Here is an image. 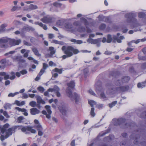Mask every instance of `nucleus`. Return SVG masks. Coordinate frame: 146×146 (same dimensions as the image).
I'll return each instance as SVG.
<instances>
[{
  "mask_svg": "<svg viewBox=\"0 0 146 146\" xmlns=\"http://www.w3.org/2000/svg\"><path fill=\"white\" fill-rule=\"evenodd\" d=\"M130 77L128 76H124L121 78V82L120 80H117L115 82V85L117 87H112L110 90V92L111 94L115 93H119L121 92H126L129 89V87L128 86H121L122 83L127 82L129 80Z\"/></svg>",
  "mask_w": 146,
  "mask_h": 146,
  "instance_id": "f257e3e1",
  "label": "nucleus"
},
{
  "mask_svg": "<svg viewBox=\"0 0 146 146\" xmlns=\"http://www.w3.org/2000/svg\"><path fill=\"white\" fill-rule=\"evenodd\" d=\"M17 128H18L19 129H21L23 132L26 133H28V131H30L33 133H35L36 132V130L33 129L32 127H31L27 126L23 127L22 126H15L9 128L5 132H6L5 138H8L13 133H15V130Z\"/></svg>",
  "mask_w": 146,
  "mask_h": 146,
  "instance_id": "f03ea898",
  "label": "nucleus"
},
{
  "mask_svg": "<svg viewBox=\"0 0 146 146\" xmlns=\"http://www.w3.org/2000/svg\"><path fill=\"white\" fill-rule=\"evenodd\" d=\"M61 49L65 54L62 56L63 59L70 57L72 56L74 54H76L79 52V51L78 49L74 48L73 47L71 46H68L66 47L65 46H63Z\"/></svg>",
  "mask_w": 146,
  "mask_h": 146,
  "instance_id": "7ed1b4c3",
  "label": "nucleus"
},
{
  "mask_svg": "<svg viewBox=\"0 0 146 146\" xmlns=\"http://www.w3.org/2000/svg\"><path fill=\"white\" fill-rule=\"evenodd\" d=\"M68 89V88L66 90L67 96L72 101H74L76 104H78L81 101L80 95L76 92L72 94Z\"/></svg>",
  "mask_w": 146,
  "mask_h": 146,
  "instance_id": "20e7f679",
  "label": "nucleus"
},
{
  "mask_svg": "<svg viewBox=\"0 0 146 146\" xmlns=\"http://www.w3.org/2000/svg\"><path fill=\"white\" fill-rule=\"evenodd\" d=\"M95 90L98 93L101 92L100 96V98L103 100H105L107 99V98L106 96L104 93L102 91L104 90L102 86L101 83L100 81H98L95 84Z\"/></svg>",
  "mask_w": 146,
  "mask_h": 146,
  "instance_id": "39448f33",
  "label": "nucleus"
},
{
  "mask_svg": "<svg viewBox=\"0 0 146 146\" xmlns=\"http://www.w3.org/2000/svg\"><path fill=\"white\" fill-rule=\"evenodd\" d=\"M125 119L123 118L116 119H113V121L115 125H120L121 128H125L128 127L127 123H125Z\"/></svg>",
  "mask_w": 146,
  "mask_h": 146,
  "instance_id": "423d86ee",
  "label": "nucleus"
},
{
  "mask_svg": "<svg viewBox=\"0 0 146 146\" xmlns=\"http://www.w3.org/2000/svg\"><path fill=\"white\" fill-rule=\"evenodd\" d=\"M136 15V14L133 11L125 14V17L126 19L127 22L131 23L133 21H136V19L134 18Z\"/></svg>",
  "mask_w": 146,
  "mask_h": 146,
  "instance_id": "0eeeda50",
  "label": "nucleus"
},
{
  "mask_svg": "<svg viewBox=\"0 0 146 146\" xmlns=\"http://www.w3.org/2000/svg\"><path fill=\"white\" fill-rule=\"evenodd\" d=\"M11 58L14 62H18V64L20 67H23L22 64L25 62V60L23 58L22 56H13Z\"/></svg>",
  "mask_w": 146,
  "mask_h": 146,
  "instance_id": "6e6552de",
  "label": "nucleus"
},
{
  "mask_svg": "<svg viewBox=\"0 0 146 146\" xmlns=\"http://www.w3.org/2000/svg\"><path fill=\"white\" fill-rule=\"evenodd\" d=\"M53 17L52 16L48 15L44 16L43 18L40 19V21L44 23H48L51 22Z\"/></svg>",
  "mask_w": 146,
  "mask_h": 146,
  "instance_id": "1a4fd4ad",
  "label": "nucleus"
},
{
  "mask_svg": "<svg viewBox=\"0 0 146 146\" xmlns=\"http://www.w3.org/2000/svg\"><path fill=\"white\" fill-rule=\"evenodd\" d=\"M9 39L3 38L0 39V47L2 48H6L7 45L6 43L8 42Z\"/></svg>",
  "mask_w": 146,
  "mask_h": 146,
  "instance_id": "9d476101",
  "label": "nucleus"
},
{
  "mask_svg": "<svg viewBox=\"0 0 146 146\" xmlns=\"http://www.w3.org/2000/svg\"><path fill=\"white\" fill-rule=\"evenodd\" d=\"M21 39L16 40L15 39H11L9 40V44L12 46L19 45L21 42Z\"/></svg>",
  "mask_w": 146,
  "mask_h": 146,
  "instance_id": "9b49d317",
  "label": "nucleus"
},
{
  "mask_svg": "<svg viewBox=\"0 0 146 146\" xmlns=\"http://www.w3.org/2000/svg\"><path fill=\"white\" fill-rule=\"evenodd\" d=\"M50 3V2H46L44 3V5H48L51 7H52V5H53L54 6L56 7H60L62 5V4L61 3L57 2H54L53 3V4Z\"/></svg>",
  "mask_w": 146,
  "mask_h": 146,
  "instance_id": "f8f14e48",
  "label": "nucleus"
},
{
  "mask_svg": "<svg viewBox=\"0 0 146 146\" xmlns=\"http://www.w3.org/2000/svg\"><path fill=\"white\" fill-rule=\"evenodd\" d=\"M67 85L68 86V87L66 89V90L68 88L69 89L68 90L70 91L71 92H72L71 89H73L75 86L74 81H71L70 82L68 83H67Z\"/></svg>",
  "mask_w": 146,
  "mask_h": 146,
  "instance_id": "ddd939ff",
  "label": "nucleus"
},
{
  "mask_svg": "<svg viewBox=\"0 0 146 146\" xmlns=\"http://www.w3.org/2000/svg\"><path fill=\"white\" fill-rule=\"evenodd\" d=\"M54 48L53 47L51 46L49 47V50L50 51V53L47 54L46 56L50 57L52 58L53 57V55L55 54L56 51L54 50Z\"/></svg>",
  "mask_w": 146,
  "mask_h": 146,
  "instance_id": "4468645a",
  "label": "nucleus"
},
{
  "mask_svg": "<svg viewBox=\"0 0 146 146\" xmlns=\"http://www.w3.org/2000/svg\"><path fill=\"white\" fill-rule=\"evenodd\" d=\"M30 112L32 115H34L39 113L40 111L36 108H33L30 109Z\"/></svg>",
  "mask_w": 146,
  "mask_h": 146,
  "instance_id": "2eb2a0df",
  "label": "nucleus"
},
{
  "mask_svg": "<svg viewBox=\"0 0 146 146\" xmlns=\"http://www.w3.org/2000/svg\"><path fill=\"white\" fill-rule=\"evenodd\" d=\"M61 105L62 106H60V111L63 115H65L66 113L67 109L66 105L64 103L61 104Z\"/></svg>",
  "mask_w": 146,
  "mask_h": 146,
  "instance_id": "dca6fc26",
  "label": "nucleus"
},
{
  "mask_svg": "<svg viewBox=\"0 0 146 146\" xmlns=\"http://www.w3.org/2000/svg\"><path fill=\"white\" fill-rule=\"evenodd\" d=\"M9 126V125L8 123H6L5 124L3 127H0V131L2 134H4V133L7 130V129L8 128Z\"/></svg>",
  "mask_w": 146,
  "mask_h": 146,
  "instance_id": "f3484780",
  "label": "nucleus"
},
{
  "mask_svg": "<svg viewBox=\"0 0 146 146\" xmlns=\"http://www.w3.org/2000/svg\"><path fill=\"white\" fill-rule=\"evenodd\" d=\"M64 26L65 29L68 31H71L73 27L72 24L69 23H64Z\"/></svg>",
  "mask_w": 146,
  "mask_h": 146,
  "instance_id": "a211bd4d",
  "label": "nucleus"
},
{
  "mask_svg": "<svg viewBox=\"0 0 146 146\" xmlns=\"http://www.w3.org/2000/svg\"><path fill=\"white\" fill-rule=\"evenodd\" d=\"M45 108L47 110V112L48 113L46 115V117L48 119H50V114L52 113V111L50 110V107L49 106H46Z\"/></svg>",
  "mask_w": 146,
  "mask_h": 146,
  "instance_id": "6ab92c4d",
  "label": "nucleus"
},
{
  "mask_svg": "<svg viewBox=\"0 0 146 146\" xmlns=\"http://www.w3.org/2000/svg\"><path fill=\"white\" fill-rule=\"evenodd\" d=\"M38 7L37 5L31 4L29 5L28 8L27 9H24V10L25 11H29L30 10L36 9H38Z\"/></svg>",
  "mask_w": 146,
  "mask_h": 146,
  "instance_id": "aec40b11",
  "label": "nucleus"
},
{
  "mask_svg": "<svg viewBox=\"0 0 146 146\" xmlns=\"http://www.w3.org/2000/svg\"><path fill=\"white\" fill-rule=\"evenodd\" d=\"M35 97L38 103L42 104H44L45 103V101L42 99L40 96H36Z\"/></svg>",
  "mask_w": 146,
  "mask_h": 146,
  "instance_id": "412c9836",
  "label": "nucleus"
},
{
  "mask_svg": "<svg viewBox=\"0 0 146 146\" xmlns=\"http://www.w3.org/2000/svg\"><path fill=\"white\" fill-rule=\"evenodd\" d=\"M32 50L34 54L38 57L41 56L40 54H39L37 49L36 48H32Z\"/></svg>",
  "mask_w": 146,
  "mask_h": 146,
  "instance_id": "4be33fe9",
  "label": "nucleus"
},
{
  "mask_svg": "<svg viewBox=\"0 0 146 146\" xmlns=\"http://www.w3.org/2000/svg\"><path fill=\"white\" fill-rule=\"evenodd\" d=\"M34 24L35 25H39L40 26L43 28L44 30H46L47 29L46 25H44L42 23L39 22H36L34 23Z\"/></svg>",
  "mask_w": 146,
  "mask_h": 146,
  "instance_id": "5701e85b",
  "label": "nucleus"
},
{
  "mask_svg": "<svg viewBox=\"0 0 146 146\" xmlns=\"http://www.w3.org/2000/svg\"><path fill=\"white\" fill-rule=\"evenodd\" d=\"M7 26V24H3L1 25L0 27V33L4 32L5 31V28Z\"/></svg>",
  "mask_w": 146,
  "mask_h": 146,
  "instance_id": "b1692460",
  "label": "nucleus"
},
{
  "mask_svg": "<svg viewBox=\"0 0 146 146\" xmlns=\"http://www.w3.org/2000/svg\"><path fill=\"white\" fill-rule=\"evenodd\" d=\"M48 67V65L47 64L45 63H43V67L42 68L40 72V73H41L42 74H43L45 72V70Z\"/></svg>",
  "mask_w": 146,
  "mask_h": 146,
  "instance_id": "393cba45",
  "label": "nucleus"
},
{
  "mask_svg": "<svg viewBox=\"0 0 146 146\" xmlns=\"http://www.w3.org/2000/svg\"><path fill=\"white\" fill-rule=\"evenodd\" d=\"M0 76H4V79L5 80H7L9 78V75L8 74H6V73L5 72H0Z\"/></svg>",
  "mask_w": 146,
  "mask_h": 146,
  "instance_id": "a878e982",
  "label": "nucleus"
},
{
  "mask_svg": "<svg viewBox=\"0 0 146 146\" xmlns=\"http://www.w3.org/2000/svg\"><path fill=\"white\" fill-rule=\"evenodd\" d=\"M110 75L115 77H117L119 75V72L117 71H112L110 73Z\"/></svg>",
  "mask_w": 146,
  "mask_h": 146,
  "instance_id": "bb28decb",
  "label": "nucleus"
},
{
  "mask_svg": "<svg viewBox=\"0 0 146 146\" xmlns=\"http://www.w3.org/2000/svg\"><path fill=\"white\" fill-rule=\"evenodd\" d=\"M120 145L121 146H128L129 145V143L126 140H124L121 142Z\"/></svg>",
  "mask_w": 146,
  "mask_h": 146,
  "instance_id": "cd10ccee",
  "label": "nucleus"
},
{
  "mask_svg": "<svg viewBox=\"0 0 146 146\" xmlns=\"http://www.w3.org/2000/svg\"><path fill=\"white\" fill-rule=\"evenodd\" d=\"M107 42L108 43H110L113 39V37L110 35H108L107 37Z\"/></svg>",
  "mask_w": 146,
  "mask_h": 146,
  "instance_id": "c85d7f7f",
  "label": "nucleus"
},
{
  "mask_svg": "<svg viewBox=\"0 0 146 146\" xmlns=\"http://www.w3.org/2000/svg\"><path fill=\"white\" fill-rule=\"evenodd\" d=\"M70 41L73 42H76L77 44H80L83 43L82 41L80 40H76L74 39H71Z\"/></svg>",
  "mask_w": 146,
  "mask_h": 146,
  "instance_id": "c756f323",
  "label": "nucleus"
},
{
  "mask_svg": "<svg viewBox=\"0 0 146 146\" xmlns=\"http://www.w3.org/2000/svg\"><path fill=\"white\" fill-rule=\"evenodd\" d=\"M146 85L145 83L144 82L142 83H139L137 84V87L138 88H142Z\"/></svg>",
  "mask_w": 146,
  "mask_h": 146,
  "instance_id": "7c9ffc66",
  "label": "nucleus"
},
{
  "mask_svg": "<svg viewBox=\"0 0 146 146\" xmlns=\"http://www.w3.org/2000/svg\"><path fill=\"white\" fill-rule=\"evenodd\" d=\"M80 19L84 23L85 25L87 26L88 25L89 23L86 19L84 17H82Z\"/></svg>",
  "mask_w": 146,
  "mask_h": 146,
  "instance_id": "2f4dec72",
  "label": "nucleus"
},
{
  "mask_svg": "<svg viewBox=\"0 0 146 146\" xmlns=\"http://www.w3.org/2000/svg\"><path fill=\"white\" fill-rule=\"evenodd\" d=\"M8 61V60H7L6 59H4L1 61L0 62L2 64L3 66V68H4V66L6 65V64L7 62Z\"/></svg>",
  "mask_w": 146,
  "mask_h": 146,
  "instance_id": "473e14b6",
  "label": "nucleus"
},
{
  "mask_svg": "<svg viewBox=\"0 0 146 146\" xmlns=\"http://www.w3.org/2000/svg\"><path fill=\"white\" fill-rule=\"evenodd\" d=\"M21 7L17 6H14L11 9L12 11L13 12L17 10H19L21 9Z\"/></svg>",
  "mask_w": 146,
  "mask_h": 146,
  "instance_id": "72a5a7b5",
  "label": "nucleus"
},
{
  "mask_svg": "<svg viewBox=\"0 0 146 146\" xmlns=\"http://www.w3.org/2000/svg\"><path fill=\"white\" fill-rule=\"evenodd\" d=\"M64 23L63 21L62 20H59L57 21L56 22V25L58 26H64Z\"/></svg>",
  "mask_w": 146,
  "mask_h": 146,
  "instance_id": "f704fd0d",
  "label": "nucleus"
},
{
  "mask_svg": "<svg viewBox=\"0 0 146 146\" xmlns=\"http://www.w3.org/2000/svg\"><path fill=\"white\" fill-rule=\"evenodd\" d=\"M78 30L80 32L82 33L86 31V29L85 27H81L78 29Z\"/></svg>",
  "mask_w": 146,
  "mask_h": 146,
  "instance_id": "c9c22d12",
  "label": "nucleus"
},
{
  "mask_svg": "<svg viewBox=\"0 0 146 146\" xmlns=\"http://www.w3.org/2000/svg\"><path fill=\"white\" fill-rule=\"evenodd\" d=\"M23 29H25L26 30L28 31H34L35 30V29L34 28L30 26H28L25 27V28H23Z\"/></svg>",
  "mask_w": 146,
  "mask_h": 146,
  "instance_id": "e433bc0d",
  "label": "nucleus"
},
{
  "mask_svg": "<svg viewBox=\"0 0 146 146\" xmlns=\"http://www.w3.org/2000/svg\"><path fill=\"white\" fill-rule=\"evenodd\" d=\"M105 18V17L103 15H100L98 17L99 20L100 21H104Z\"/></svg>",
  "mask_w": 146,
  "mask_h": 146,
  "instance_id": "4c0bfd02",
  "label": "nucleus"
},
{
  "mask_svg": "<svg viewBox=\"0 0 146 146\" xmlns=\"http://www.w3.org/2000/svg\"><path fill=\"white\" fill-rule=\"evenodd\" d=\"M113 39L114 40H117V42L118 43H121V40L120 38H119L118 37L115 35H113Z\"/></svg>",
  "mask_w": 146,
  "mask_h": 146,
  "instance_id": "58836bf2",
  "label": "nucleus"
},
{
  "mask_svg": "<svg viewBox=\"0 0 146 146\" xmlns=\"http://www.w3.org/2000/svg\"><path fill=\"white\" fill-rule=\"evenodd\" d=\"M88 103L92 107H93L94 105H96V102L93 100L89 101Z\"/></svg>",
  "mask_w": 146,
  "mask_h": 146,
  "instance_id": "ea45409f",
  "label": "nucleus"
},
{
  "mask_svg": "<svg viewBox=\"0 0 146 146\" xmlns=\"http://www.w3.org/2000/svg\"><path fill=\"white\" fill-rule=\"evenodd\" d=\"M145 14L143 12H139L138 14V16L140 18H142L145 17Z\"/></svg>",
  "mask_w": 146,
  "mask_h": 146,
  "instance_id": "a19ab883",
  "label": "nucleus"
},
{
  "mask_svg": "<svg viewBox=\"0 0 146 146\" xmlns=\"http://www.w3.org/2000/svg\"><path fill=\"white\" fill-rule=\"evenodd\" d=\"M24 118L23 116H21L17 118V122L19 123H21L22 122V121L24 119Z\"/></svg>",
  "mask_w": 146,
  "mask_h": 146,
  "instance_id": "79ce46f5",
  "label": "nucleus"
},
{
  "mask_svg": "<svg viewBox=\"0 0 146 146\" xmlns=\"http://www.w3.org/2000/svg\"><path fill=\"white\" fill-rule=\"evenodd\" d=\"M37 89L41 93H43L45 90L44 88L41 86L38 87Z\"/></svg>",
  "mask_w": 146,
  "mask_h": 146,
  "instance_id": "37998d69",
  "label": "nucleus"
},
{
  "mask_svg": "<svg viewBox=\"0 0 146 146\" xmlns=\"http://www.w3.org/2000/svg\"><path fill=\"white\" fill-rule=\"evenodd\" d=\"M90 115L93 117H94L95 115L94 113V108H92L91 109V111L90 112Z\"/></svg>",
  "mask_w": 146,
  "mask_h": 146,
  "instance_id": "c03bdc74",
  "label": "nucleus"
},
{
  "mask_svg": "<svg viewBox=\"0 0 146 146\" xmlns=\"http://www.w3.org/2000/svg\"><path fill=\"white\" fill-rule=\"evenodd\" d=\"M19 93L18 92H16L15 93H10L8 95V96L9 97H13L15 95L19 94Z\"/></svg>",
  "mask_w": 146,
  "mask_h": 146,
  "instance_id": "a18cd8bd",
  "label": "nucleus"
},
{
  "mask_svg": "<svg viewBox=\"0 0 146 146\" xmlns=\"http://www.w3.org/2000/svg\"><path fill=\"white\" fill-rule=\"evenodd\" d=\"M117 101H115L112 102L111 104H109V106L110 108H111L115 106V105L117 104Z\"/></svg>",
  "mask_w": 146,
  "mask_h": 146,
  "instance_id": "49530a36",
  "label": "nucleus"
},
{
  "mask_svg": "<svg viewBox=\"0 0 146 146\" xmlns=\"http://www.w3.org/2000/svg\"><path fill=\"white\" fill-rule=\"evenodd\" d=\"M62 69H58L57 68L54 69L55 71L57 72L58 73L60 74H61L62 73Z\"/></svg>",
  "mask_w": 146,
  "mask_h": 146,
  "instance_id": "de8ad7c7",
  "label": "nucleus"
},
{
  "mask_svg": "<svg viewBox=\"0 0 146 146\" xmlns=\"http://www.w3.org/2000/svg\"><path fill=\"white\" fill-rule=\"evenodd\" d=\"M36 127L38 130H42V128L40 123L36 125Z\"/></svg>",
  "mask_w": 146,
  "mask_h": 146,
  "instance_id": "09e8293b",
  "label": "nucleus"
},
{
  "mask_svg": "<svg viewBox=\"0 0 146 146\" xmlns=\"http://www.w3.org/2000/svg\"><path fill=\"white\" fill-rule=\"evenodd\" d=\"M53 88L54 92H56L60 91L59 88L56 85L54 86Z\"/></svg>",
  "mask_w": 146,
  "mask_h": 146,
  "instance_id": "8fccbe9b",
  "label": "nucleus"
},
{
  "mask_svg": "<svg viewBox=\"0 0 146 146\" xmlns=\"http://www.w3.org/2000/svg\"><path fill=\"white\" fill-rule=\"evenodd\" d=\"M43 74L42 73H40V72L38 74V75L37 76V77L35 79V80L36 81H37L40 78V76Z\"/></svg>",
  "mask_w": 146,
  "mask_h": 146,
  "instance_id": "3c124183",
  "label": "nucleus"
},
{
  "mask_svg": "<svg viewBox=\"0 0 146 146\" xmlns=\"http://www.w3.org/2000/svg\"><path fill=\"white\" fill-rule=\"evenodd\" d=\"M36 102L33 101L30 102L29 104V105L33 107H34L36 105Z\"/></svg>",
  "mask_w": 146,
  "mask_h": 146,
  "instance_id": "603ef678",
  "label": "nucleus"
},
{
  "mask_svg": "<svg viewBox=\"0 0 146 146\" xmlns=\"http://www.w3.org/2000/svg\"><path fill=\"white\" fill-rule=\"evenodd\" d=\"M15 109L16 110H19V111H21L23 112H25V111H27V110H26L25 109H21L19 107H16L15 108Z\"/></svg>",
  "mask_w": 146,
  "mask_h": 146,
  "instance_id": "864d4df0",
  "label": "nucleus"
},
{
  "mask_svg": "<svg viewBox=\"0 0 146 146\" xmlns=\"http://www.w3.org/2000/svg\"><path fill=\"white\" fill-rule=\"evenodd\" d=\"M106 27V25L104 23L102 24L99 27V28L101 30L104 29Z\"/></svg>",
  "mask_w": 146,
  "mask_h": 146,
  "instance_id": "5fc2aeb1",
  "label": "nucleus"
},
{
  "mask_svg": "<svg viewBox=\"0 0 146 146\" xmlns=\"http://www.w3.org/2000/svg\"><path fill=\"white\" fill-rule=\"evenodd\" d=\"M141 68L143 69H146V62L143 63L141 64Z\"/></svg>",
  "mask_w": 146,
  "mask_h": 146,
  "instance_id": "6e6d98bb",
  "label": "nucleus"
},
{
  "mask_svg": "<svg viewBox=\"0 0 146 146\" xmlns=\"http://www.w3.org/2000/svg\"><path fill=\"white\" fill-rule=\"evenodd\" d=\"M11 105L9 104L8 103L5 104L4 106V108L5 110L10 108Z\"/></svg>",
  "mask_w": 146,
  "mask_h": 146,
  "instance_id": "4d7b16f0",
  "label": "nucleus"
},
{
  "mask_svg": "<svg viewBox=\"0 0 146 146\" xmlns=\"http://www.w3.org/2000/svg\"><path fill=\"white\" fill-rule=\"evenodd\" d=\"M20 73L22 75L25 74L27 73V71L25 70H22L20 71Z\"/></svg>",
  "mask_w": 146,
  "mask_h": 146,
  "instance_id": "13d9d810",
  "label": "nucleus"
},
{
  "mask_svg": "<svg viewBox=\"0 0 146 146\" xmlns=\"http://www.w3.org/2000/svg\"><path fill=\"white\" fill-rule=\"evenodd\" d=\"M141 116L142 118H146V111L143 112L141 114Z\"/></svg>",
  "mask_w": 146,
  "mask_h": 146,
  "instance_id": "bf43d9fd",
  "label": "nucleus"
},
{
  "mask_svg": "<svg viewBox=\"0 0 146 146\" xmlns=\"http://www.w3.org/2000/svg\"><path fill=\"white\" fill-rule=\"evenodd\" d=\"M108 133V132L107 131H106L105 132L100 133L99 134L98 136L102 137L104 136Z\"/></svg>",
  "mask_w": 146,
  "mask_h": 146,
  "instance_id": "052dcab7",
  "label": "nucleus"
},
{
  "mask_svg": "<svg viewBox=\"0 0 146 146\" xmlns=\"http://www.w3.org/2000/svg\"><path fill=\"white\" fill-rule=\"evenodd\" d=\"M106 23H111V21L110 20L109 18L108 17H106L104 19V21Z\"/></svg>",
  "mask_w": 146,
  "mask_h": 146,
  "instance_id": "680f3d73",
  "label": "nucleus"
},
{
  "mask_svg": "<svg viewBox=\"0 0 146 146\" xmlns=\"http://www.w3.org/2000/svg\"><path fill=\"white\" fill-rule=\"evenodd\" d=\"M139 60H146V56H139Z\"/></svg>",
  "mask_w": 146,
  "mask_h": 146,
  "instance_id": "e2e57ef3",
  "label": "nucleus"
},
{
  "mask_svg": "<svg viewBox=\"0 0 146 146\" xmlns=\"http://www.w3.org/2000/svg\"><path fill=\"white\" fill-rule=\"evenodd\" d=\"M3 114L7 118H8L9 117V115H8V114L7 112L6 111H4L3 112Z\"/></svg>",
  "mask_w": 146,
  "mask_h": 146,
  "instance_id": "0e129e2a",
  "label": "nucleus"
},
{
  "mask_svg": "<svg viewBox=\"0 0 146 146\" xmlns=\"http://www.w3.org/2000/svg\"><path fill=\"white\" fill-rule=\"evenodd\" d=\"M15 52V51H11L5 54V56H7L9 54H12Z\"/></svg>",
  "mask_w": 146,
  "mask_h": 146,
  "instance_id": "69168bd1",
  "label": "nucleus"
},
{
  "mask_svg": "<svg viewBox=\"0 0 146 146\" xmlns=\"http://www.w3.org/2000/svg\"><path fill=\"white\" fill-rule=\"evenodd\" d=\"M84 73L85 76L87 75V74L88 72V70L87 68H85L84 70Z\"/></svg>",
  "mask_w": 146,
  "mask_h": 146,
  "instance_id": "338daca9",
  "label": "nucleus"
},
{
  "mask_svg": "<svg viewBox=\"0 0 146 146\" xmlns=\"http://www.w3.org/2000/svg\"><path fill=\"white\" fill-rule=\"evenodd\" d=\"M23 43L25 45H27V46H31V44L30 43L28 42L25 40H24L23 41Z\"/></svg>",
  "mask_w": 146,
  "mask_h": 146,
  "instance_id": "774afa93",
  "label": "nucleus"
}]
</instances>
